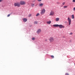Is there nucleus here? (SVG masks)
Here are the masks:
<instances>
[{"label": "nucleus", "mask_w": 75, "mask_h": 75, "mask_svg": "<svg viewBox=\"0 0 75 75\" xmlns=\"http://www.w3.org/2000/svg\"><path fill=\"white\" fill-rule=\"evenodd\" d=\"M45 12V10L44 9H43L40 12V14L41 15H43L44 13Z\"/></svg>", "instance_id": "obj_3"}, {"label": "nucleus", "mask_w": 75, "mask_h": 75, "mask_svg": "<svg viewBox=\"0 0 75 75\" xmlns=\"http://www.w3.org/2000/svg\"><path fill=\"white\" fill-rule=\"evenodd\" d=\"M1 1H3V0H0V2H1Z\"/></svg>", "instance_id": "obj_30"}, {"label": "nucleus", "mask_w": 75, "mask_h": 75, "mask_svg": "<svg viewBox=\"0 0 75 75\" xmlns=\"http://www.w3.org/2000/svg\"><path fill=\"white\" fill-rule=\"evenodd\" d=\"M43 5H44V4H39V6H40V7L42 6Z\"/></svg>", "instance_id": "obj_14"}, {"label": "nucleus", "mask_w": 75, "mask_h": 75, "mask_svg": "<svg viewBox=\"0 0 75 75\" xmlns=\"http://www.w3.org/2000/svg\"><path fill=\"white\" fill-rule=\"evenodd\" d=\"M67 20L69 21V25H71V19L69 17L67 18Z\"/></svg>", "instance_id": "obj_6"}, {"label": "nucleus", "mask_w": 75, "mask_h": 75, "mask_svg": "<svg viewBox=\"0 0 75 75\" xmlns=\"http://www.w3.org/2000/svg\"><path fill=\"white\" fill-rule=\"evenodd\" d=\"M10 15H11V14H9L7 16V17H10Z\"/></svg>", "instance_id": "obj_21"}, {"label": "nucleus", "mask_w": 75, "mask_h": 75, "mask_svg": "<svg viewBox=\"0 0 75 75\" xmlns=\"http://www.w3.org/2000/svg\"><path fill=\"white\" fill-rule=\"evenodd\" d=\"M14 6L15 7H20V4L19 2L15 3L14 4Z\"/></svg>", "instance_id": "obj_1"}, {"label": "nucleus", "mask_w": 75, "mask_h": 75, "mask_svg": "<svg viewBox=\"0 0 75 75\" xmlns=\"http://www.w3.org/2000/svg\"><path fill=\"white\" fill-rule=\"evenodd\" d=\"M35 5L34 4H31V6H32V7H34V6Z\"/></svg>", "instance_id": "obj_15"}, {"label": "nucleus", "mask_w": 75, "mask_h": 75, "mask_svg": "<svg viewBox=\"0 0 75 75\" xmlns=\"http://www.w3.org/2000/svg\"><path fill=\"white\" fill-rule=\"evenodd\" d=\"M49 41L50 42H52L54 41V38L52 37H51L49 38Z\"/></svg>", "instance_id": "obj_2"}, {"label": "nucleus", "mask_w": 75, "mask_h": 75, "mask_svg": "<svg viewBox=\"0 0 75 75\" xmlns=\"http://www.w3.org/2000/svg\"><path fill=\"white\" fill-rule=\"evenodd\" d=\"M34 23L35 24H38V22L36 21H35L34 22Z\"/></svg>", "instance_id": "obj_16"}, {"label": "nucleus", "mask_w": 75, "mask_h": 75, "mask_svg": "<svg viewBox=\"0 0 75 75\" xmlns=\"http://www.w3.org/2000/svg\"><path fill=\"white\" fill-rule=\"evenodd\" d=\"M60 4V3L59 2H57V4Z\"/></svg>", "instance_id": "obj_25"}, {"label": "nucleus", "mask_w": 75, "mask_h": 75, "mask_svg": "<svg viewBox=\"0 0 75 75\" xmlns=\"http://www.w3.org/2000/svg\"><path fill=\"white\" fill-rule=\"evenodd\" d=\"M73 10L74 11H75V7L73 8Z\"/></svg>", "instance_id": "obj_26"}, {"label": "nucleus", "mask_w": 75, "mask_h": 75, "mask_svg": "<svg viewBox=\"0 0 75 75\" xmlns=\"http://www.w3.org/2000/svg\"><path fill=\"white\" fill-rule=\"evenodd\" d=\"M65 4V2H64L62 3V5H64Z\"/></svg>", "instance_id": "obj_22"}, {"label": "nucleus", "mask_w": 75, "mask_h": 75, "mask_svg": "<svg viewBox=\"0 0 75 75\" xmlns=\"http://www.w3.org/2000/svg\"><path fill=\"white\" fill-rule=\"evenodd\" d=\"M51 57H52V58H54V56L53 55H51Z\"/></svg>", "instance_id": "obj_19"}, {"label": "nucleus", "mask_w": 75, "mask_h": 75, "mask_svg": "<svg viewBox=\"0 0 75 75\" xmlns=\"http://www.w3.org/2000/svg\"><path fill=\"white\" fill-rule=\"evenodd\" d=\"M46 41H47V40H46Z\"/></svg>", "instance_id": "obj_31"}, {"label": "nucleus", "mask_w": 75, "mask_h": 75, "mask_svg": "<svg viewBox=\"0 0 75 75\" xmlns=\"http://www.w3.org/2000/svg\"><path fill=\"white\" fill-rule=\"evenodd\" d=\"M72 2L75 3V0H73Z\"/></svg>", "instance_id": "obj_27"}, {"label": "nucleus", "mask_w": 75, "mask_h": 75, "mask_svg": "<svg viewBox=\"0 0 75 75\" xmlns=\"http://www.w3.org/2000/svg\"><path fill=\"white\" fill-rule=\"evenodd\" d=\"M54 14V11H51L50 13V14H49V16H53Z\"/></svg>", "instance_id": "obj_7"}, {"label": "nucleus", "mask_w": 75, "mask_h": 75, "mask_svg": "<svg viewBox=\"0 0 75 75\" xmlns=\"http://www.w3.org/2000/svg\"><path fill=\"white\" fill-rule=\"evenodd\" d=\"M71 18H72V19H74V15H71Z\"/></svg>", "instance_id": "obj_13"}, {"label": "nucleus", "mask_w": 75, "mask_h": 75, "mask_svg": "<svg viewBox=\"0 0 75 75\" xmlns=\"http://www.w3.org/2000/svg\"><path fill=\"white\" fill-rule=\"evenodd\" d=\"M23 20L24 22H26L27 21V19L26 18H24L23 19Z\"/></svg>", "instance_id": "obj_8"}, {"label": "nucleus", "mask_w": 75, "mask_h": 75, "mask_svg": "<svg viewBox=\"0 0 75 75\" xmlns=\"http://www.w3.org/2000/svg\"><path fill=\"white\" fill-rule=\"evenodd\" d=\"M41 31V29H39L37 31V33H40Z\"/></svg>", "instance_id": "obj_12"}, {"label": "nucleus", "mask_w": 75, "mask_h": 75, "mask_svg": "<svg viewBox=\"0 0 75 75\" xmlns=\"http://www.w3.org/2000/svg\"><path fill=\"white\" fill-rule=\"evenodd\" d=\"M72 33H70V35H72Z\"/></svg>", "instance_id": "obj_29"}, {"label": "nucleus", "mask_w": 75, "mask_h": 75, "mask_svg": "<svg viewBox=\"0 0 75 75\" xmlns=\"http://www.w3.org/2000/svg\"><path fill=\"white\" fill-rule=\"evenodd\" d=\"M38 1L40 2V1H41L42 0H37Z\"/></svg>", "instance_id": "obj_24"}, {"label": "nucleus", "mask_w": 75, "mask_h": 75, "mask_svg": "<svg viewBox=\"0 0 75 75\" xmlns=\"http://www.w3.org/2000/svg\"><path fill=\"white\" fill-rule=\"evenodd\" d=\"M58 27L60 28H65V26L62 25H58Z\"/></svg>", "instance_id": "obj_5"}, {"label": "nucleus", "mask_w": 75, "mask_h": 75, "mask_svg": "<svg viewBox=\"0 0 75 75\" xmlns=\"http://www.w3.org/2000/svg\"><path fill=\"white\" fill-rule=\"evenodd\" d=\"M25 2L23 1H21L20 2V4H21V5H25Z\"/></svg>", "instance_id": "obj_4"}, {"label": "nucleus", "mask_w": 75, "mask_h": 75, "mask_svg": "<svg viewBox=\"0 0 75 75\" xmlns=\"http://www.w3.org/2000/svg\"><path fill=\"white\" fill-rule=\"evenodd\" d=\"M40 15V13H37L36 15V16H39Z\"/></svg>", "instance_id": "obj_20"}, {"label": "nucleus", "mask_w": 75, "mask_h": 75, "mask_svg": "<svg viewBox=\"0 0 75 75\" xmlns=\"http://www.w3.org/2000/svg\"><path fill=\"white\" fill-rule=\"evenodd\" d=\"M35 40V38H32V40Z\"/></svg>", "instance_id": "obj_23"}, {"label": "nucleus", "mask_w": 75, "mask_h": 75, "mask_svg": "<svg viewBox=\"0 0 75 75\" xmlns=\"http://www.w3.org/2000/svg\"><path fill=\"white\" fill-rule=\"evenodd\" d=\"M55 20L56 21H58L59 20V18H56Z\"/></svg>", "instance_id": "obj_11"}, {"label": "nucleus", "mask_w": 75, "mask_h": 75, "mask_svg": "<svg viewBox=\"0 0 75 75\" xmlns=\"http://www.w3.org/2000/svg\"><path fill=\"white\" fill-rule=\"evenodd\" d=\"M53 27H58V24H56V25H53Z\"/></svg>", "instance_id": "obj_10"}, {"label": "nucleus", "mask_w": 75, "mask_h": 75, "mask_svg": "<svg viewBox=\"0 0 75 75\" xmlns=\"http://www.w3.org/2000/svg\"><path fill=\"white\" fill-rule=\"evenodd\" d=\"M47 24H51V21H47Z\"/></svg>", "instance_id": "obj_9"}, {"label": "nucleus", "mask_w": 75, "mask_h": 75, "mask_svg": "<svg viewBox=\"0 0 75 75\" xmlns=\"http://www.w3.org/2000/svg\"><path fill=\"white\" fill-rule=\"evenodd\" d=\"M63 7L64 8H67L68 7V6H63Z\"/></svg>", "instance_id": "obj_17"}, {"label": "nucleus", "mask_w": 75, "mask_h": 75, "mask_svg": "<svg viewBox=\"0 0 75 75\" xmlns=\"http://www.w3.org/2000/svg\"><path fill=\"white\" fill-rule=\"evenodd\" d=\"M32 15L31 14H30L28 15L29 17H31Z\"/></svg>", "instance_id": "obj_18"}, {"label": "nucleus", "mask_w": 75, "mask_h": 75, "mask_svg": "<svg viewBox=\"0 0 75 75\" xmlns=\"http://www.w3.org/2000/svg\"><path fill=\"white\" fill-rule=\"evenodd\" d=\"M65 75H69V74H68V73H66Z\"/></svg>", "instance_id": "obj_28"}]
</instances>
